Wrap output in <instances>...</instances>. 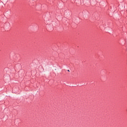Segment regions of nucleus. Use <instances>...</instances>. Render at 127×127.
<instances>
[{
  "label": "nucleus",
  "instance_id": "f257e3e1",
  "mask_svg": "<svg viewBox=\"0 0 127 127\" xmlns=\"http://www.w3.org/2000/svg\"><path fill=\"white\" fill-rule=\"evenodd\" d=\"M83 16H84V17H88V14H87L86 15H85V13H84Z\"/></svg>",
  "mask_w": 127,
  "mask_h": 127
},
{
  "label": "nucleus",
  "instance_id": "f03ea898",
  "mask_svg": "<svg viewBox=\"0 0 127 127\" xmlns=\"http://www.w3.org/2000/svg\"><path fill=\"white\" fill-rule=\"evenodd\" d=\"M68 72H70V70L69 69L67 70Z\"/></svg>",
  "mask_w": 127,
  "mask_h": 127
},
{
  "label": "nucleus",
  "instance_id": "7ed1b4c3",
  "mask_svg": "<svg viewBox=\"0 0 127 127\" xmlns=\"http://www.w3.org/2000/svg\"><path fill=\"white\" fill-rule=\"evenodd\" d=\"M95 19H97V18L96 17H95Z\"/></svg>",
  "mask_w": 127,
  "mask_h": 127
},
{
  "label": "nucleus",
  "instance_id": "20e7f679",
  "mask_svg": "<svg viewBox=\"0 0 127 127\" xmlns=\"http://www.w3.org/2000/svg\"><path fill=\"white\" fill-rule=\"evenodd\" d=\"M15 122H16V120H15Z\"/></svg>",
  "mask_w": 127,
  "mask_h": 127
},
{
  "label": "nucleus",
  "instance_id": "39448f33",
  "mask_svg": "<svg viewBox=\"0 0 127 127\" xmlns=\"http://www.w3.org/2000/svg\"><path fill=\"white\" fill-rule=\"evenodd\" d=\"M87 14H88V12H87Z\"/></svg>",
  "mask_w": 127,
  "mask_h": 127
}]
</instances>
